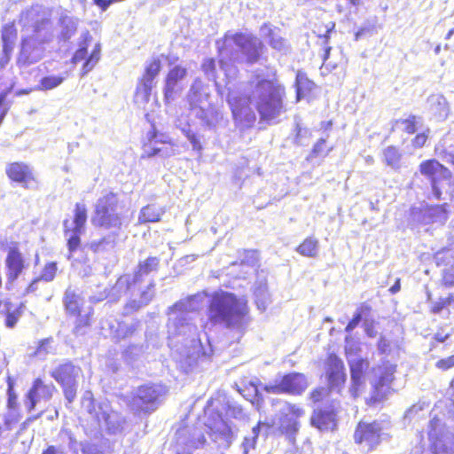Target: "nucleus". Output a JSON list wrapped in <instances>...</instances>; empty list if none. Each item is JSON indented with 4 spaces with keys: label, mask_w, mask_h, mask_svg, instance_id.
Segmentation results:
<instances>
[{
    "label": "nucleus",
    "mask_w": 454,
    "mask_h": 454,
    "mask_svg": "<svg viewBox=\"0 0 454 454\" xmlns=\"http://www.w3.org/2000/svg\"><path fill=\"white\" fill-rule=\"evenodd\" d=\"M9 111V106L6 102V93H0V125L3 123L5 116Z\"/></svg>",
    "instance_id": "53"
},
{
    "label": "nucleus",
    "mask_w": 454,
    "mask_h": 454,
    "mask_svg": "<svg viewBox=\"0 0 454 454\" xmlns=\"http://www.w3.org/2000/svg\"><path fill=\"white\" fill-rule=\"evenodd\" d=\"M101 50V43L99 42H95L89 31L84 32L78 43V48L70 59L71 68L65 72L66 75L69 76L72 74L74 66L82 61L81 76H85L100 60Z\"/></svg>",
    "instance_id": "4"
},
{
    "label": "nucleus",
    "mask_w": 454,
    "mask_h": 454,
    "mask_svg": "<svg viewBox=\"0 0 454 454\" xmlns=\"http://www.w3.org/2000/svg\"><path fill=\"white\" fill-rule=\"evenodd\" d=\"M155 283L151 281L139 294L138 300H129L124 305L126 314L137 311L142 307L148 305L154 297Z\"/></svg>",
    "instance_id": "25"
},
{
    "label": "nucleus",
    "mask_w": 454,
    "mask_h": 454,
    "mask_svg": "<svg viewBox=\"0 0 454 454\" xmlns=\"http://www.w3.org/2000/svg\"><path fill=\"white\" fill-rule=\"evenodd\" d=\"M372 311V307L367 303H362L358 308L356 312L354 314L353 317L348 323L345 327V331L349 333L353 331L360 323L363 317H367L370 315Z\"/></svg>",
    "instance_id": "37"
},
{
    "label": "nucleus",
    "mask_w": 454,
    "mask_h": 454,
    "mask_svg": "<svg viewBox=\"0 0 454 454\" xmlns=\"http://www.w3.org/2000/svg\"><path fill=\"white\" fill-rule=\"evenodd\" d=\"M87 207L84 204L76 203L74 209V228L75 231H82L87 222Z\"/></svg>",
    "instance_id": "34"
},
{
    "label": "nucleus",
    "mask_w": 454,
    "mask_h": 454,
    "mask_svg": "<svg viewBox=\"0 0 454 454\" xmlns=\"http://www.w3.org/2000/svg\"><path fill=\"white\" fill-rule=\"evenodd\" d=\"M430 130L427 129L422 132L417 133L415 137L411 139V145L415 149L422 148L428 140Z\"/></svg>",
    "instance_id": "47"
},
{
    "label": "nucleus",
    "mask_w": 454,
    "mask_h": 454,
    "mask_svg": "<svg viewBox=\"0 0 454 454\" xmlns=\"http://www.w3.org/2000/svg\"><path fill=\"white\" fill-rule=\"evenodd\" d=\"M200 98L201 95L200 90L198 89H195L194 87H192L187 95V100L190 105L191 110L195 109L199 106V103L201 102Z\"/></svg>",
    "instance_id": "49"
},
{
    "label": "nucleus",
    "mask_w": 454,
    "mask_h": 454,
    "mask_svg": "<svg viewBox=\"0 0 454 454\" xmlns=\"http://www.w3.org/2000/svg\"><path fill=\"white\" fill-rule=\"evenodd\" d=\"M264 51V43L254 35L253 39H250L249 43H247L241 52L245 57L246 62L252 65L259 62L262 59Z\"/></svg>",
    "instance_id": "27"
},
{
    "label": "nucleus",
    "mask_w": 454,
    "mask_h": 454,
    "mask_svg": "<svg viewBox=\"0 0 454 454\" xmlns=\"http://www.w3.org/2000/svg\"><path fill=\"white\" fill-rule=\"evenodd\" d=\"M7 288L12 287L28 268V262L17 244L10 247L4 259Z\"/></svg>",
    "instance_id": "13"
},
{
    "label": "nucleus",
    "mask_w": 454,
    "mask_h": 454,
    "mask_svg": "<svg viewBox=\"0 0 454 454\" xmlns=\"http://www.w3.org/2000/svg\"><path fill=\"white\" fill-rule=\"evenodd\" d=\"M137 330V325H126L123 323H119L115 331V337L118 340L127 339L134 334Z\"/></svg>",
    "instance_id": "46"
},
{
    "label": "nucleus",
    "mask_w": 454,
    "mask_h": 454,
    "mask_svg": "<svg viewBox=\"0 0 454 454\" xmlns=\"http://www.w3.org/2000/svg\"><path fill=\"white\" fill-rule=\"evenodd\" d=\"M401 289V279L400 278H396L395 284L389 288V292L392 294H395L396 293H398Z\"/></svg>",
    "instance_id": "61"
},
{
    "label": "nucleus",
    "mask_w": 454,
    "mask_h": 454,
    "mask_svg": "<svg viewBox=\"0 0 454 454\" xmlns=\"http://www.w3.org/2000/svg\"><path fill=\"white\" fill-rule=\"evenodd\" d=\"M53 341L52 337H48L40 340L35 350V355L47 354L49 352V346Z\"/></svg>",
    "instance_id": "51"
},
{
    "label": "nucleus",
    "mask_w": 454,
    "mask_h": 454,
    "mask_svg": "<svg viewBox=\"0 0 454 454\" xmlns=\"http://www.w3.org/2000/svg\"><path fill=\"white\" fill-rule=\"evenodd\" d=\"M55 391L56 387L52 383H45L41 378L35 379L27 394V411H32L35 408L38 399L50 400Z\"/></svg>",
    "instance_id": "20"
},
{
    "label": "nucleus",
    "mask_w": 454,
    "mask_h": 454,
    "mask_svg": "<svg viewBox=\"0 0 454 454\" xmlns=\"http://www.w3.org/2000/svg\"><path fill=\"white\" fill-rule=\"evenodd\" d=\"M184 136L188 138V140L192 145V148L196 151H200L202 149V145L200 141V137L192 130L187 129L184 130Z\"/></svg>",
    "instance_id": "52"
},
{
    "label": "nucleus",
    "mask_w": 454,
    "mask_h": 454,
    "mask_svg": "<svg viewBox=\"0 0 454 454\" xmlns=\"http://www.w3.org/2000/svg\"><path fill=\"white\" fill-rule=\"evenodd\" d=\"M330 392L328 387H317L309 393L308 398L312 403L316 404L323 402Z\"/></svg>",
    "instance_id": "44"
},
{
    "label": "nucleus",
    "mask_w": 454,
    "mask_h": 454,
    "mask_svg": "<svg viewBox=\"0 0 454 454\" xmlns=\"http://www.w3.org/2000/svg\"><path fill=\"white\" fill-rule=\"evenodd\" d=\"M166 394L167 387L163 384H142L132 395L130 407L137 415L151 414L158 409Z\"/></svg>",
    "instance_id": "5"
},
{
    "label": "nucleus",
    "mask_w": 454,
    "mask_h": 454,
    "mask_svg": "<svg viewBox=\"0 0 454 454\" xmlns=\"http://www.w3.org/2000/svg\"><path fill=\"white\" fill-rule=\"evenodd\" d=\"M348 365L351 378L349 392L354 398H356L360 394L370 363L366 358H357L349 362Z\"/></svg>",
    "instance_id": "19"
},
{
    "label": "nucleus",
    "mask_w": 454,
    "mask_h": 454,
    "mask_svg": "<svg viewBox=\"0 0 454 454\" xmlns=\"http://www.w3.org/2000/svg\"><path fill=\"white\" fill-rule=\"evenodd\" d=\"M160 134L154 126L146 133V136L141 142V148L143 150L141 158L149 159L156 155H160L164 152L165 157H169L174 154L172 150L173 144L169 141L160 139Z\"/></svg>",
    "instance_id": "14"
},
{
    "label": "nucleus",
    "mask_w": 454,
    "mask_h": 454,
    "mask_svg": "<svg viewBox=\"0 0 454 454\" xmlns=\"http://www.w3.org/2000/svg\"><path fill=\"white\" fill-rule=\"evenodd\" d=\"M64 74H66L64 73ZM67 75H48L40 80L39 88L43 90H50L59 86L67 78Z\"/></svg>",
    "instance_id": "41"
},
{
    "label": "nucleus",
    "mask_w": 454,
    "mask_h": 454,
    "mask_svg": "<svg viewBox=\"0 0 454 454\" xmlns=\"http://www.w3.org/2000/svg\"><path fill=\"white\" fill-rule=\"evenodd\" d=\"M419 170L423 176L430 181L433 187L436 185L442 176L450 175L449 168L436 159L422 160L419 163Z\"/></svg>",
    "instance_id": "22"
},
{
    "label": "nucleus",
    "mask_w": 454,
    "mask_h": 454,
    "mask_svg": "<svg viewBox=\"0 0 454 454\" xmlns=\"http://www.w3.org/2000/svg\"><path fill=\"white\" fill-rule=\"evenodd\" d=\"M310 425L320 431L334 430L337 427V414L333 409L317 408L309 419Z\"/></svg>",
    "instance_id": "21"
},
{
    "label": "nucleus",
    "mask_w": 454,
    "mask_h": 454,
    "mask_svg": "<svg viewBox=\"0 0 454 454\" xmlns=\"http://www.w3.org/2000/svg\"><path fill=\"white\" fill-rule=\"evenodd\" d=\"M58 274V263L56 262H46L38 278L41 281L51 282L54 280Z\"/></svg>",
    "instance_id": "42"
},
{
    "label": "nucleus",
    "mask_w": 454,
    "mask_h": 454,
    "mask_svg": "<svg viewBox=\"0 0 454 454\" xmlns=\"http://www.w3.org/2000/svg\"><path fill=\"white\" fill-rule=\"evenodd\" d=\"M123 204L118 192L109 191L96 201L91 224L99 230L119 231L123 226Z\"/></svg>",
    "instance_id": "3"
},
{
    "label": "nucleus",
    "mask_w": 454,
    "mask_h": 454,
    "mask_svg": "<svg viewBox=\"0 0 454 454\" xmlns=\"http://www.w3.org/2000/svg\"><path fill=\"white\" fill-rule=\"evenodd\" d=\"M62 302L68 317L74 318V333H80L91 324L92 308H85V301L82 294L71 287L65 290Z\"/></svg>",
    "instance_id": "6"
},
{
    "label": "nucleus",
    "mask_w": 454,
    "mask_h": 454,
    "mask_svg": "<svg viewBox=\"0 0 454 454\" xmlns=\"http://www.w3.org/2000/svg\"><path fill=\"white\" fill-rule=\"evenodd\" d=\"M269 40V44L271 48L281 51L285 47V40L280 36H274L271 33Z\"/></svg>",
    "instance_id": "55"
},
{
    "label": "nucleus",
    "mask_w": 454,
    "mask_h": 454,
    "mask_svg": "<svg viewBox=\"0 0 454 454\" xmlns=\"http://www.w3.org/2000/svg\"><path fill=\"white\" fill-rule=\"evenodd\" d=\"M335 23L333 21L324 22L319 21L315 25L314 32L317 34V36L323 39L324 43V54H323V61L325 62L330 56V52L332 47L329 45L330 41V34L334 30Z\"/></svg>",
    "instance_id": "28"
},
{
    "label": "nucleus",
    "mask_w": 454,
    "mask_h": 454,
    "mask_svg": "<svg viewBox=\"0 0 454 454\" xmlns=\"http://www.w3.org/2000/svg\"><path fill=\"white\" fill-rule=\"evenodd\" d=\"M41 454H67L61 448L56 445H47Z\"/></svg>",
    "instance_id": "58"
},
{
    "label": "nucleus",
    "mask_w": 454,
    "mask_h": 454,
    "mask_svg": "<svg viewBox=\"0 0 454 454\" xmlns=\"http://www.w3.org/2000/svg\"><path fill=\"white\" fill-rule=\"evenodd\" d=\"M87 395H89V397L87 398L89 401L88 412L92 415L97 423L99 424L101 420H104L107 423L110 419L109 413L106 411H102L101 413L96 412V407L98 406V403H96V400L94 399L91 392H87Z\"/></svg>",
    "instance_id": "39"
},
{
    "label": "nucleus",
    "mask_w": 454,
    "mask_h": 454,
    "mask_svg": "<svg viewBox=\"0 0 454 454\" xmlns=\"http://www.w3.org/2000/svg\"><path fill=\"white\" fill-rule=\"evenodd\" d=\"M5 174L12 182L21 184L25 188H29V184L36 182L32 168L22 161L7 164Z\"/></svg>",
    "instance_id": "18"
},
{
    "label": "nucleus",
    "mask_w": 454,
    "mask_h": 454,
    "mask_svg": "<svg viewBox=\"0 0 454 454\" xmlns=\"http://www.w3.org/2000/svg\"><path fill=\"white\" fill-rule=\"evenodd\" d=\"M232 116L235 120L239 121H252L255 120V116L252 112L249 105L243 100L240 97H235L227 100Z\"/></svg>",
    "instance_id": "26"
},
{
    "label": "nucleus",
    "mask_w": 454,
    "mask_h": 454,
    "mask_svg": "<svg viewBox=\"0 0 454 454\" xmlns=\"http://www.w3.org/2000/svg\"><path fill=\"white\" fill-rule=\"evenodd\" d=\"M332 127H333V121H322L320 123V128L323 130H325V131L331 129Z\"/></svg>",
    "instance_id": "63"
},
{
    "label": "nucleus",
    "mask_w": 454,
    "mask_h": 454,
    "mask_svg": "<svg viewBox=\"0 0 454 454\" xmlns=\"http://www.w3.org/2000/svg\"><path fill=\"white\" fill-rule=\"evenodd\" d=\"M325 139L324 138H320L318 139L316 144L313 145V148L311 150V154L313 156H318V155H321V154H325L326 155L330 151L331 149H325Z\"/></svg>",
    "instance_id": "50"
},
{
    "label": "nucleus",
    "mask_w": 454,
    "mask_h": 454,
    "mask_svg": "<svg viewBox=\"0 0 454 454\" xmlns=\"http://www.w3.org/2000/svg\"><path fill=\"white\" fill-rule=\"evenodd\" d=\"M325 375L329 391L340 393L346 380V370L342 359L335 353H329L325 361Z\"/></svg>",
    "instance_id": "12"
},
{
    "label": "nucleus",
    "mask_w": 454,
    "mask_h": 454,
    "mask_svg": "<svg viewBox=\"0 0 454 454\" xmlns=\"http://www.w3.org/2000/svg\"><path fill=\"white\" fill-rule=\"evenodd\" d=\"M7 305L8 307L4 312V325L7 328L12 329L17 325L23 313L24 304L20 303L18 307L12 309L10 308L12 306L11 303H7Z\"/></svg>",
    "instance_id": "36"
},
{
    "label": "nucleus",
    "mask_w": 454,
    "mask_h": 454,
    "mask_svg": "<svg viewBox=\"0 0 454 454\" xmlns=\"http://www.w3.org/2000/svg\"><path fill=\"white\" fill-rule=\"evenodd\" d=\"M262 422L258 421L256 425L252 428L253 436L252 437H245L242 442V448L246 450H254L256 446V442L258 436L260 434Z\"/></svg>",
    "instance_id": "45"
},
{
    "label": "nucleus",
    "mask_w": 454,
    "mask_h": 454,
    "mask_svg": "<svg viewBox=\"0 0 454 454\" xmlns=\"http://www.w3.org/2000/svg\"><path fill=\"white\" fill-rule=\"evenodd\" d=\"M160 259L156 256H149L137 263L133 276L122 275L117 279V284L123 288L125 293L132 294L143 282V276L148 275L159 269Z\"/></svg>",
    "instance_id": "10"
},
{
    "label": "nucleus",
    "mask_w": 454,
    "mask_h": 454,
    "mask_svg": "<svg viewBox=\"0 0 454 454\" xmlns=\"http://www.w3.org/2000/svg\"><path fill=\"white\" fill-rule=\"evenodd\" d=\"M419 117L410 114L407 118L397 119L394 121L395 125H402L403 132L407 135H412L417 131V126L419 122Z\"/></svg>",
    "instance_id": "38"
},
{
    "label": "nucleus",
    "mask_w": 454,
    "mask_h": 454,
    "mask_svg": "<svg viewBox=\"0 0 454 454\" xmlns=\"http://www.w3.org/2000/svg\"><path fill=\"white\" fill-rule=\"evenodd\" d=\"M164 214V208L157 207L153 204H147L140 209L137 221L139 224L158 223Z\"/></svg>",
    "instance_id": "31"
},
{
    "label": "nucleus",
    "mask_w": 454,
    "mask_h": 454,
    "mask_svg": "<svg viewBox=\"0 0 454 454\" xmlns=\"http://www.w3.org/2000/svg\"><path fill=\"white\" fill-rule=\"evenodd\" d=\"M309 387V380L302 372H291L283 374L273 383L266 384L262 389L268 394L301 395Z\"/></svg>",
    "instance_id": "8"
},
{
    "label": "nucleus",
    "mask_w": 454,
    "mask_h": 454,
    "mask_svg": "<svg viewBox=\"0 0 454 454\" xmlns=\"http://www.w3.org/2000/svg\"><path fill=\"white\" fill-rule=\"evenodd\" d=\"M374 370L379 372V377L376 380L374 387L376 389H380V387L389 386L393 382L396 366L387 361H385L378 364Z\"/></svg>",
    "instance_id": "30"
},
{
    "label": "nucleus",
    "mask_w": 454,
    "mask_h": 454,
    "mask_svg": "<svg viewBox=\"0 0 454 454\" xmlns=\"http://www.w3.org/2000/svg\"><path fill=\"white\" fill-rule=\"evenodd\" d=\"M254 35L251 33H245L238 31L235 33L227 32L223 35L221 39L222 44L217 48V53L219 55H232L233 51L230 50V42H232L240 51L246 47L250 39H253Z\"/></svg>",
    "instance_id": "23"
},
{
    "label": "nucleus",
    "mask_w": 454,
    "mask_h": 454,
    "mask_svg": "<svg viewBox=\"0 0 454 454\" xmlns=\"http://www.w3.org/2000/svg\"><path fill=\"white\" fill-rule=\"evenodd\" d=\"M248 311L245 298H239L229 292H215L207 306V320L212 325L223 324L230 327L242 322Z\"/></svg>",
    "instance_id": "2"
},
{
    "label": "nucleus",
    "mask_w": 454,
    "mask_h": 454,
    "mask_svg": "<svg viewBox=\"0 0 454 454\" xmlns=\"http://www.w3.org/2000/svg\"><path fill=\"white\" fill-rule=\"evenodd\" d=\"M420 454H454V446L448 445L440 439H435L430 443L429 449L423 448Z\"/></svg>",
    "instance_id": "35"
},
{
    "label": "nucleus",
    "mask_w": 454,
    "mask_h": 454,
    "mask_svg": "<svg viewBox=\"0 0 454 454\" xmlns=\"http://www.w3.org/2000/svg\"><path fill=\"white\" fill-rule=\"evenodd\" d=\"M67 223H68V220H65L64 221V227H65L64 231H65V233H67L70 231L73 232V234L67 239V248H68L69 252L73 253V252L76 251L81 245L80 234L82 233V231H75V229L71 230L69 227H67Z\"/></svg>",
    "instance_id": "43"
},
{
    "label": "nucleus",
    "mask_w": 454,
    "mask_h": 454,
    "mask_svg": "<svg viewBox=\"0 0 454 454\" xmlns=\"http://www.w3.org/2000/svg\"><path fill=\"white\" fill-rule=\"evenodd\" d=\"M453 306L454 307V294H450L445 298H439L438 301L434 302L430 308L429 311L432 314H440L444 309H447L449 307Z\"/></svg>",
    "instance_id": "40"
},
{
    "label": "nucleus",
    "mask_w": 454,
    "mask_h": 454,
    "mask_svg": "<svg viewBox=\"0 0 454 454\" xmlns=\"http://www.w3.org/2000/svg\"><path fill=\"white\" fill-rule=\"evenodd\" d=\"M304 414L305 411L303 408L295 403H288L286 404V411L282 412L278 419V433L292 443L295 442L296 435L301 427L299 419Z\"/></svg>",
    "instance_id": "11"
},
{
    "label": "nucleus",
    "mask_w": 454,
    "mask_h": 454,
    "mask_svg": "<svg viewBox=\"0 0 454 454\" xmlns=\"http://www.w3.org/2000/svg\"><path fill=\"white\" fill-rule=\"evenodd\" d=\"M365 31V28H360L356 33V39H358Z\"/></svg>",
    "instance_id": "64"
},
{
    "label": "nucleus",
    "mask_w": 454,
    "mask_h": 454,
    "mask_svg": "<svg viewBox=\"0 0 454 454\" xmlns=\"http://www.w3.org/2000/svg\"><path fill=\"white\" fill-rule=\"evenodd\" d=\"M205 425L210 435L226 440L233 435L231 426L223 419L222 412L218 410L213 409L207 412Z\"/></svg>",
    "instance_id": "17"
},
{
    "label": "nucleus",
    "mask_w": 454,
    "mask_h": 454,
    "mask_svg": "<svg viewBox=\"0 0 454 454\" xmlns=\"http://www.w3.org/2000/svg\"><path fill=\"white\" fill-rule=\"evenodd\" d=\"M382 427L378 420H360L356 425L353 440L360 446H364L367 450H374L382 442Z\"/></svg>",
    "instance_id": "9"
},
{
    "label": "nucleus",
    "mask_w": 454,
    "mask_h": 454,
    "mask_svg": "<svg viewBox=\"0 0 454 454\" xmlns=\"http://www.w3.org/2000/svg\"><path fill=\"white\" fill-rule=\"evenodd\" d=\"M249 84L252 88L249 98L254 99V107L262 121L269 122L285 111L286 88L276 70L266 74H254Z\"/></svg>",
    "instance_id": "1"
},
{
    "label": "nucleus",
    "mask_w": 454,
    "mask_h": 454,
    "mask_svg": "<svg viewBox=\"0 0 454 454\" xmlns=\"http://www.w3.org/2000/svg\"><path fill=\"white\" fill-rule=\"evenodd\" d=\"M82 369L72 361H65L54 367L50 372L51 377L60 386L65 400L71 404L76 399L78 393L77 378Z\"/></svg>",
    "instance_id": "7"
},
{
    "label": "nucleus",
    "mask_w": 454,
    "mask_h": 454,
    "mask_svg": "<svg viewBox=\"0 0 454 454\" xmlns=\"http://www.w3.org/2000/svg\"><path fill=\"white\" fill-rule=\"evenodd\" d=\"M41 281L38 277L34 278L25 288V294H33L37 290V284Z\"/></svg>",
    "instance_id": "59"
},
{
    "label": "nucleus",
    "mask_w": 454,
    "mask_h": 454,
    "mask_svg": "<svg viewBox=\"0 0 454 454\" xmlns=\"http://www.w3.org/2000/svg\"><path fill=\"white\" fill-rule=\"evenodd\" d=\"M442 284L447 286H454V269L448 270L442 276Z\"/></svg>",
    "instance_id": "57"
},
{
    "label": "nucleus",
    "mask_w": 454,
    "mask_h": 454,
    "mask_svg": "<svg viewBox=\"0 0 454 454\" xmlns=\"http://www.w3.org/2000/svg\"><path fill=\"white\" fill-rule=\"evenodd\" d=\"M449 337H450V334H449V333L442 334V333H436L434 335V340L436 342H444V341H445Z\"/></svg>",
    "instance_id": "62"
},
{
    "label": "nucleus",
    "mask_w": 454,
    "mask_h": 454,
    "mask_svg": "<svg viewBox=\"0 0 454 454\" xmlns=\"http://www.w3.org/2000/svg\"><path fill=\"white\" fill-rule=\"evenodd\" d=\"M18 38V31L14 21L7 23L2 27L1 40L3 44V57L1 64L5 65L9 62L13 51L16 40Z\"/></svg>",
    "instance_id": "24"
},
{
    "label": "nucleus",
    "mask_w": 454,
    "mask_h": 454,
    "mask_svg": "<svg viewBox=\"0 0 454 454\" xmlns=\"http://www.w3.org/2000/svg\"><path fill=\"white\" fill-rule=\"evenodd\" d=\"M161 67V59L159 57H153L145 64L143 75L136 90V94L140 95L145 102L150 98L153 81L160 73Z\"/></svg>",
    "instance_id": "15"
},
{
    "label": "nucleus",
    "mask_w": 454,
    "mask_h": 454,
    "mask_svg": "<svg viewBox=\"0 0 454 454\" xmlns=\"http://www.w3.org/2000/svg\"><path fill=\"white\" fill-rule=\"evenodd\" d=\"M382 155L386 165L394 169H398L400 168L402 153L397 146L389 145L386 147L382 152Z\"/></svg>",
    "instance_id": "33"
},
{
    "label": "nucleus",
    "mask_w": 454,
    "mask_h": 454,
    "mask_svg": "<svg viewBox=\"0 0 454 454\" xmlns=\"http://www.w3.org/2000/svg\"><path fill=\"white\" fill-rule=\"evenodd\" d=\"M294 86L297 102L302 98L310 96L316 89V83L301 70L296 73Z\"/></svg>",
    "instance_id": "29"
},
{
    "label": "nucleus",
    "mask_w": 454,
    "mask_h": 454,
    "mask_svg": "<svg viewBox=\"0 0 454 454\" xmlns=\"http://www.w3.org/2000/svg\"><path fill=\"white\" fill-rule=\"evenodd\" d=\"M319 242L313 236L305 238L295 248V251L305 257L315 258L318 254Z\"/></svg>",
    "instance_id": "32"
},
{
    "label": "nucleus",
    "mask_w": 454,
    "mask_h": 454,
    "mask_svg": "<svg viewBox=\"0 0 454 454\" xmlns=\"http://www.w3.org/2000/svg\"><path fill=\"white\" fill-rule=\"evenodd\" d=\"M202 70L206 74H214L215 73V60L213 58L206 59L202 65H201Z\"/></svg>",
    "instance_id": "56"
},
{
    "label": "nucleus",
    "mask_w": 454,
    "mask_h": 454,
    "mask_svg": "<svg viewBox=\"0 0 454 454\" xmlns=\"http://www.w3.org/2000/svg\"><path fill=\"white\" fill-rule=\"evenodd\" d=\"M385 398V394L379 392V389L374 387V391L372 395L366 400V404L369 406H374L377 403H381Z\"/></svg>",
    "instance_id": "54"
},
{
    "label": "nucleus",
    "mask_w": 454,
    "mask_h": 454,
    "mask_svg": "<svg viewBox=\"0 0 454 454\" xmlns=\"http://www.w3.org/2000/svg\"><path fill=\"white\" fill-rule=\"evenodd\" d=\"M435 367L441 372H447L454 368V354L446 357L440 358L435 363Z\"/></svg>",
    "instance_id": "48"
},
{
    "label": "nucleus",
    "mask_w": 454,
    "mask_h": 454,
    "mask_svg": "<svg viewBox=\"0 0 454 454\" xmlns=\"http://www.w3.org/2000/svg\"><path fill=\"white\" fill-rule=\"evenodd\" d=\"M7 384H8V389H7L8 402L11 403L12 400L15 399V395L13 393V381L11 379V377L7 378Z\"/></svg>",
    "instance_id": "60"
},
{
    "label": "nucleus",
    "mask_w": 454,
    "mask_h": 454,
    "mask_svg": "<svg viewBox=\"0 0 454 454\" xmlns=\"http://www.w3.org/2000/svg\"><path fill=\"white\" fill-rule=\"evenodd\" d=\"M187 74L188 70L184 66L176 65L169 67L164 78L163 99L165 104L170 103L175 94L182 90L180 84Z\"/></svg>",
    "instance_id": "16"
}]
</instances>
